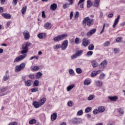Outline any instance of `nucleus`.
Wrapping results in <instances>:
<instances>
[{
  "mask_svg": "<svg viewBox=\"0 0 125 125\" xmlns=\"http://www.w3.org/2000/svg\"><path fill=\"white\" fill-rule=\"evenodd\" d=\"M83 110H79L78 112L77 115L78 116H82V115H83Z\"/></svg>",
  "mask_w": 125,
  "mask_h": 125,
  "instance_id": "46",
  "label": "nucleus"
},
{
  "mask_svg": "<svg viewBox=\"0 0 125 125\" xmlns=\"http://www.w3.org/2000/svg\"><path fill=\"white\" fill-rule=\"evenodd\" d=\"M91 110V107H88L85 108V113H89Z\"/></svg>",
  "mask_w": 125,
  "mask_h": 125,
  "instance_id": "43",
  "label": "nucleus"
},
{
  "mask_svg": "<svg viewBox=\"0 0 125 125\" xmlns=\"http://www.w3.org/2000/svg\"><path fill=\"white\" fill-rule=\"evenodd\" d=\"M57 118V113H54L51 116V120L52 122L55 121L56 120V118Z\"/></svg>",
  "mask_w": 125,
  "mask_h": 125,
  "instance_id": "18",
  "label": "nucleus"
},
{
  "mask_svg": "<svg viewBox=\"0 0 125 125\" xmlns=\"http://www.w3.org/2000/svg\"><path fill=\"white\" fill-rule=\"evenodd\" d=\"M31 43L29 42H26L25 43L22 44L21 48L22 50L21 51V55H20L19 57L16 58L14 62H18L19 61H21L23 60L24 58H25L27 57V54L28 52V48L30 46Z\"/></svg>",
  "mask_w": 125,
  "mask_h": 125,
  "instance_id": "1",
  "label": "nucleus"
},
{
  "mask_svg": "<svg viewBox=\"0 0 125 125\" xmlns=\"http://www.w3.org/2000/svg\"><path fill=\"white\" fill-rule=\"evenodd\" d=\"M33 105L35 108H38L42 106L40 102L34 101L33 102Z\"/></svg>",
  "mask_w": 125,
  "mask_h": 125,
  "instance_id": "12",
  "label": "nucleus"
},
{
  "mask_svg": "<svg viewBox=\"0 0 125 125\" xmlns=\"http://www.w3.org/2000/svg\"><path fill=\"white\" fill-rule=\"evenodd\" d=\"M28 78H29V79H31V80H34V79H35V74H30L28 76Z\"/></svg>",
  "mask_w": 125,
  "mask_h": 125,
  "instance_id": "40",
  "label": "nucleus"
},
{
  "mask_svg": "<svg viewBox=\"0 0 125 125\" xmlns=\"http://www.w3.org/2000/svg\"><path fill=\"white\" fill-rule=\"evenodd\" d=\"M32 70L33 72H37V71H39V70H40V67L38 66H34L32 68Z\"/></svg>",
  "mask_w": 125,
  "mask_h": 125,
  "instance_id": "30",
  "label": "nucleus"
},
{
  "mask_svg": "<svg viewBox=\"0 0 125 125\" xmlns=\"http://www.w3.org/2000/svg\"><path fill=\"white\" fill-rule=\"evenodd\" d=\"M76 73H77V74H82V72H83L81 68H77L76 69Z\"/></svg>",
  "mask_w": 125,
  "mask_h": 125,
  "instance_id": "36",
  "label": "nucleus"
},
{
  "mask_svg": "<svg viewBox=\"0 0 125 125\" xmlns=\"http://www.w3.org/2000/svg\"><path fill=\"white\" fill-rule=\"evenodd\" d=\"M75 87V85L74 84H71L67 86V91H70L71 89H73Z\"/></svg>",
  "mask_w": 125,
  "mask_h": 125,
  "instance_id": "25",
  "label": "nucleus"
},
{
  "mask_svg": "<svg viewBox=\"0 0 125 125\" xmlns=\"http://www.w3.org/2000/svg\"><path fill=\"white\" fill-rule=\"evenodd\" d=\"M67 36L68 35L67 34H63L61 35H58L54 38V41L59 42L60 41H62V40H64L65 38H67Z\"/></svg>",
  "mask_w": 125,
  "mask_h": 125,
  "instance_id": "3",
  "label": "nucleus"
},
{
  "mask_svg": "<svg viewBox=\"0 0 125 125\" xmlns=\"http://www.w3.org/2000/svg\"><path fill=\"white\" fill-rule=\"evenodd\" d=\"M44 27L45 29H46L47 30H49L50 29H51V23L49 22H47L45 23V24L44 25Z\"/></svg>",
  "mask_w": 125,
  "mask_h": 125,
  "instance_id": "14",
  "label": "nucleus"
},
{
  "mask_svg": "<svg viewBox=\"0 0 125 125\" xmlns=\"http://www.w3.org/2000/svg\"><path fill=\"white\" fill-rule=\"evenodd\" d=\"M84 85H88V84H90V81L86 79L84 82Z\"/></svg>",
  "mask_w": 125,
  "mask_h": 125,
  "instance_id": "35",
  "label": "nucleus"
},
{
  "mask_svg": "<svg viewBox=\"0 0 125 125\" xmlns=\"http://www.w3.org/2000/svg\"><path fill=\"white\" fill-rule=\"evenodd\" d=\"M93 54V52L91 51H89L88 52H87V55L88 56H91V55H92Z\"/></svg>",
  "mask_w": 125,
  "mask_h": 125,
  "instance_id": "49",
  "label": "nucleus"
},
{
  "mask_svg": "<svg viewBox=\"0 0 125 125\" xmlns=\"http://www.w3.org/2000/svg\"><path fill=\"white\" fill-rule=\"evenodd\" d=\"M105 77V74L104 73H102L100 75L99 79H100V80H102V79H104Z\"/></svg>",
  "mask_w": 125,
  "mask_h": 125,
  "instance_id": "50",
  "label": "nucleus"
},
{
  "mask_svg": "<svg viewBox=\"0 0 125 125\" xmlns=\"http://www.w3.org/2000/svg\"><path fill=\"white\" fill-rule=\"evenodd\" d=\"M38 37L39 39H44L46 37V34L45 33H40L38 34Z\"/></svg>",
  "mask_w": 125,
  "mask_h": 125,
  "instance_id": "17",
  "label": "nucleus"
},
{
  "mask_svg": "<svg viewBox=\"0 0 125 125\" xmlns=\"http://www.w3.org/2000/svg\"><path fill=\"white\" fill-rule=\"evenodd\" d=\"M105 29V23L104 24L103 26V29L101 31V32H100V34H102V33H103L104 32V29Z\"/></svg>",
  "mask_w": 125,
  "mask_h": 125,
  "instance_id": "57",
  "label": "nucleus"
},
{
  "mask_svg": "<svg viewBox=\"0 0 125 125\" xmlns=\"http://www.w3.org/2000/svg\"><path fill=\"white\" fill-rule=\"evenodd\" d=\"M94 23V20L91 19L89 18V17H87L83 19L82 21L83 26L84 28L86 26L90 27L92 26Z\"/></svg>",
  "mask_w": 125,
  "mask_h": 125,
  "instance_id": "2",
  "label": "nucleus"
},
{
  "mask_svg": "<svg viewBox=\"0 0 125 125\" xmlns=\"http://www.w3.org/2000/svg\"><path fill=\"white\" fill-rule=\"evenodd\" d=\"M100 2V0H94V5L95 7H98L99 6V3Z\"/></svg>",
  "mask_w": 125,
  "mask_h": 125,
  "instance_id": "26",
  "label": "nucleus"
},
{
  "mask_svg": "<svg viewBox=\"0 0 125 125\" xmlns=\"http://www.w3.org/2000/svg\"><path fill=\"white\" fill-rule=\"evenodd\" d=\"M94 98V96L93 95H90L88 97L87 100L89 101L92 100Z\"/></svg>",
  "mask_w": 125,
  "mask_h": 125,
  "instance_id": "47",
  "label": "nucleus"
},
{
  "mask_svg": "<svg viewBox=\"0 0 125 125\" xmlns=\"http://www.w3.org/2000/svg\"><path fill=\"white\" fill-rule=\"evenodd\" d=\"M82 54H83L82 50L77 51L76 53L74 54H73V55L71 56V58L72 60H73V59H76V58H77L78 57L81 56Z\"/></svg>",
  "mask_w": 125,
  "mask_h": 125,
  "instance_id": "4",
  "label": "nucleus"
},
{
  "mask_svg": "<svg viewBox=\"0 0 125 125\" xmlns=\"http://www.w3.org/2000/svg\"><path fill=\"white\" fill-rule=\"evenodd\" d=\"M92 6V3L91 2V1L88 0L87 1V8H90Z\"/></svg>",
  "mask_w": 125,
  "mask_h": 125,
  "instance_id": "28",
  "label": "nucleus"
},
{
  "mask_svg": "<svg viewBox=\"0 0 125 125\" xmlns=\"http://www.w3.org/2000/svg\"><path fill=\"white\" fill-rule=\"evenodd\" d=\"M91 64L92 66L94 67L95 68L96 67H98V63L97 62L95 61H92L91 62Z\"/></svg>",
  "mask_w": 125,
  "mask_h": 125,
  "instance_id": "20",
  "label": "nucleus"
},
{
  "mask_svg": "<svg viewBox=\"0 0 125 125\" xmlns=\"http://www.w3.org/2000/svg\"><path fill=\"white\" fill-rule=\"evenodd\" d=\"M68 40L64 41L62 43V45H61V47L62 50H65L67 47H68Z\"/></svg>",
  "mask_w": 125,
  "mask_h": 125,
  "instance_id": "10",
  "label": "nucleus"
},
{
  "mask_svg": "<svg viewBox=\"0 0 125 125\" xmlns=\"http://www.w3.org/2000/svg\"><path fill=\"white\" fill-rule=\"evenodd\" d=\"M60 47H61V45L60 44L55 45L53 47L54 49H58V48H60Z\"/></svg>",
  "mask_w": 125,
  "mask_h": 125,
  "instance_id": "48",
  "label": "nucleus"
},
{
  "mask_svg": "<svg viewBox=\"0 0 125 125\" xmlns=\"http://www.w3.org/2000/svg\"><path fill=\"white\" fill-rule=\"evenodd\" d=\"M96 84L97 85V86H102V82L100 81H98L96 82Z\"/></svg>",
  "mask_w": 125,
  "mask_h": 125,
  "instance_id": "34",
  "label": "nucleus"
},
{
  "mask_svg": "<svg viewBox=\"0 0 125 125\" xmlns=\"http://www.w3.org/2000/svg\"><path fill=\"white\" fill-rule=\"evenodd\" d=\"M116 42H122V38L119 37L116 39Z\"/></svg>",
  "mask_w": 125,
  "mask_h": 125,
  "instance_id": "54",
  "label": "nucleus"
},
{
  "mask_svg": "<svg viewBox=\"0 0 125 125\" xmlns=\"http://www.w3.org/2000/svg\"><path fill=\"white\" fill-rule=\"evenodd\" d=\"M94 115H97V114H99V110L98 109H94L93 111Z\"/></svg>",
  "mask_w": 125,
  "mask_h": 125,
  "instance_id": "45",
  "label": "nucleus"
},
{
  "mask_svg": "<svg viewBox=\"0 0 125 125\" xmlns=\"http://www.w3.org/2000/svg\"><path fill=\"white\" fill-rule=\"evenodd\" d=\"M66 1L68 2L63 5V8L66 9L67 7H69V5H72L74 3V0H65Z\"/></svg>",
  "mask_w": 125,
  "mask_h": 125,
  "instance_id": "8",
  "label": "nucleus"
},
{
  "mask_svg": "<svg viewBox=\"0 0 125 125\" xmlns=\"http://www.w3.org/2000/svg\"><path fill=\"white\" fill-rule=\"evenodd\" d=\"M1 15L5 19H10L11 18V15L9 14L2 13Z\"/></svg>",
  "mask_w": 125,
  "mask_h": 125,
  "instance_id": "15",
  "label": "nucleus"
},
{
  "mask_svg": "<svg viewBox=\"0 0 125 125\" xmlns=\"http://www.w3.org/2000/svg\"><path fill=\"white\" fill-rule=\"evenodd\" d=\"M108 64V61L107 60H104V61H103L99 65V69L100 70H102V71H103L104 69V68L107 66Z\"/></svg>",
  "mask_w": 125,
  "mask_h": 125,
  "instance_id": "6",
  "label": "nucleus"
},
{
  "mask_svg": "<svg viewBox=\"0 0 125 125\" xmlns=\"http://www.w3.org/2000/svg\"><path fill=\"white\" fill-rule=\"evenodd\" d=\"M8 79H9V75H8V74L6 73L5 75L3 77V80L6 81H7Z\"/></svg>",
  "mask_w": 125,
  "mask_h": 125,
  "instance_id": "37",
  "label": "nucleus"
},
{
  "mask_svg": "<svg viewBox=\"0 0 125 125\" xmlns=\"http://www.w3.org/2000/svg\"><path fill=\"white\" fill-rule=\"evenodd\" d=\"M96 75H97V73H96V71H93L91 74V77L92 78H94V77H95Z\"/></svg>",
  "mask_w": 125,
  "mask_h": 125,
  "instance_id": "39",
  "label": "nucleus"
},
{
  "mask_svg": "<svg viewBox=\"0 0 125 125\" xmlns=\"http://www.w3.org/2000/svg\"><path fill=\"white\" fill-rule=\"evenodd\" d=\"M6 0H0L1 4H4V2H5Z\"/></svg>",
  "mask_w": 125,
  "mask_h": 125,
  "instance_id": "63",
  "label": "nucleus"
},
{
  "mask_svg": "<svg viewBox=\"0 0 125 125\" xmlns=\"http://www.w3.org/2000/svg\"><path fill=\"white\" fill-rule=\"evenodd\" d=\"M120 17H121V16L118 15L117 18L115 20L114 23L112 25L113 28H115L117 25H118Z\"/></svg>",
  "mask_w": 125,
  "mask_h": 125,
  "instance_id": "11",
  "label": "nucleus"
},
{
  "mask_svg": "<svg viewBox=\"0 0 125 125\" xmlns=\"http://www.w3.org/2000/svg\"><path fill=\"white\" fill-rule=\"evenodd\" d=\"M42 76V73L41 72H38L36 73V78L37 79H41Z\"/></svg>",
  "mask_w": 125,
  "mask_h": 125,
  "instance_id": "27",
  "label": "nucleus"
},
{
  "mask_svg": "<svg viewBox=\"0 0 125 125\" xmlns=\"http://www.w3.org/2000/svg\"><path fill=\"white\" fill-rule=\"evenodd\" d=\"M25 68V63L22 62L20 65H17L15 67L16 72H20Z\"/></svg>",
  "mask_w": 125,
  "mask_h": 125,
  "instance_id": "5",
  "label": "nucleus"
},
{
  "mask_svg": "<svg viewBox=\"0 0 125 125\" xmlns=\"http://www.w3.org/2000/svg\"><path fill=\"white\" fill-rule=\"evenodd\" d=\"M88 50H93L94 49V45L93 44H90L88 47Z\"/></svg>",
  "mask_w": 125,
  "mask_h": 125,
  "instance_id": "32",
  "label": "nucleus"
},
{
  "mask_svg": "<svg viewBox=\"0 0 125 125\" xmlns=\"http://www.w3.org/2000/svg\"><path fill=\"white\" fill-rule=\"evenodd\" d=\"M24 40L27 41L30 39V33L27 30H25L22 33Z\"/></svg>",
  "mask_w": 125,
  "mask_h": 125,
  "instance_id": "9",
  "label": "nucleus"
},
{
  "mask_svg": "<svg viewBox=\"0 0 125 125\" xmlns=\"http://www.w3.org/2000/svg\"><path fill=\"white\" fill-rule=\"evenodd\" d=\"M1 92H4L7 90V88L5 87H2L0 88Z\"/></svg>",
  "mask_w": 125,
  "mask_h": 125,
  "instance_id": "44",
  "label": "nucleus"
},
{
  "mask_svg": "<svg viewBox=\"0 0 125 125\" xmlns=\"http://www.w3.org/2000/svg\"><path fill=\"white\" fill-rule=\"evenodd\" d=\"M74 42L76 44H79V43H80V39L79 38H76Z\"/></svg>",
  "mask_w": 125,
  "mask_h": 125,
  "instance_id": "41",
  "label": "nucleus"
},
{
  "mask_svg": "<svg viewBox=\"0 0 125 125\" xmlns=\"http://www.w3.org/2000/svg\"><path fill=\"white\" fill-rule=\"evenodd\" d=\"M82 44L84 47H86L88 44H90V40L87 38H84L83 39Z\"/></svg>",
  "mask_w": 125,
  "mask_h": 125,
  "instance_id": "7",
  "label": "nucleus"
},
{
  "mask_svg": "<svg viewBox=\"0 0 125 125\" xmlns=\"http://www.w3.org/2000/svg\"><path fill=\"white\" fill-rule=\"evenodd\" d=\"M106 109V107L104 106H100L98 107V110L99 113H103L104 111H105V109Z\"/></svg>",
  "mask_w": 125,
  "mask_h": 125,
  "instance_id": "22",
  "label": "nucleus"
},
{
  "mask_svg": "<svg viewBox=\"0 0 125 125\" xmlns=\"http://www.w3.org/2000/svg\"><path fill=\"white\" fill-rule=\"evenodd\" d=\"M42 18H45V17H46V16H45V13L44 12V11H42Z\"/></svg>",
  "mask_w": 125,
  "mask_h": 125,
  "instance_id": "53",
  "label": "nucleus"
},
{
  "mask_svg": "<svg viewBox=\"0 0 125 125\" xmlns=\"http://www.w3.org/2000/svg\"><path fill=\"white\" fill-rule=\"evenodd\" d=\"M67 105L69 107H72V106L74 105V103L73 101H69L67 103Z\"/></svg>",
  "mask_w": 125,
  "mask_h": 125,
  "instance_id": "38",
  "label": "nucleus"
},
{
  "mask_svg": "<svg viewBox=\"0 0 125 125\" xmlns=\"http://www.w3.org/2000/svg\"><path fill=\"white\" fill-rule=\"evenodd\" d=\"M119 112L120 113V114H122V115H123L124 114V110L120 108L119 109Z\"/></svg>",
  "mask_w": 125,
  "mask_h": 125,
  "instance_id": "58",
  "label": "nucleus"
},
{
  "mask_svg": "<svg viewBox=\"0 0 125 125\" xmlns=\"http://www.w3.org/2000/svg\"><path fill=\"white\" fill-rule=\"evenodd\" d=\"M25 83V86H31L32 85V83L31 82V80H28L27 81H24Z\"/></svg>",
  "mask_w": 125,
  "mask_h": 125,
  "instance_id": "23",
  "label": "nucleus"
},
{
  "mask_svg": "<svg viewBox=\"0 0 125 125\" xmlns=\"http://www.w3.org/2000/svg\"><path fill=\"white\" fill-rule=\"evenodd\" d=\"M31 92H37V91H39L38 88H33L31 90Z\"/></svg>",
  "mask_w": 125,
  "mask_h": 125,
  "instance_id": "42",
  "label": "nucleus"
},
{
  "mask_svg": "<svg viewBox=\"0 0 125 125\" xmlns=\"http://www.w3.org/2000/svg\"><path fill=\"white\" fill-rule=\"evenodd\" d=\"M27 10V6H24L23 7H22V9H21V13L22 14H25L26 11Z\"/></svg>",
  "mask_w": 125,
  "mask_h": 125,
  "instance_id": "33",
  "label": "nucleus"
},
{
  "mask_svg": "<svg viewBox=\"0 0 125 125\" xmlns=\"http://www.w3.org/2000/svg\"><path fill=\"white\" fill-rule=\"evenodd\" d=\"M50 8L51 10H56V8H57V4L53 3L51 4Z\"/></svg>",
  "mask_w": 125,
  "mask_h": 125,
  "instance_id": "19",
  "label": "nucleus"
},
{
  "mask_svg": "<svg viewBox=\"0 0 125 125\" xmlns=\"http://www.w3.org/2000/svg\"><path fill=\"white\" fill-rule=\"evenodd\" d=\"M102 71H103L102 69H100L98 71H96L97 75H98V74H100V73H101V72H102Z\"/></svg>",
  "mask_w": 125,
  "mask_h": 125,
  "instance_id": "61",
  "label": "nucleus"
},
{
  "mask_svg": "<svg viewBox=\"0 0 125 125\" xmlns=\"http://www.w3.org/2000/svg\"><path fill=\"white\" fill-rule=\"evenodd\" d=\"M95 32H96V29H95V28L93 29L90 30L89 32L87 33V36L88 37H90V36H91V35H93V34H94V33H95Z\"/></svg>",
  "mask_w": 125,
  "mask_h": 125,
  "instance_id": "13",
  "label": "nucleus"
},
{
  "mask_svg": "<svg viewBox=\"0 0 125 125\" xmlns=\"http://www.w3.org/2000/svg\"><path fill=\"white\" fill-rule=\"evenodd\" d=\"M72 123L73 124H76L77 125H78V124H79V119H77V118L72 119Z\"/></svg>",
  "mask_w": 125,
  "mask_h": 125,
  "instance_id": "29",
  "label": "nucleus"
},
{
  "mask_svg": "<svg viewBox=\"0 0 125 125\" xmlns=\"http://www.w3.org/2000/svg\"><path fill=\"white\" fill-rule=\"evenodd\" d=\"M39 85L40 81H39V80H35L33 83L34 86H39Z\"/></svg>",
  "mask_w": 125,
  "mask_h": 125,
  "instance_id": "31",
  "label": "nucleus"
},
{
  "mask_svg": "<svg viewBox=\"0 0 125 125\" xmlns=\"http://www.w3.org/2000/svg\"><path fill=\"white\" fill-rule=\"evenodd\" d=\"M10 24H11V21H7V26H9L10 25Z\"/></svg>",
  "mask_w": 125,
  "mask_h": 125,
  "instance_id": "64",
  "label": "nucleus"
},
{
  "mask_svg": "<svg viewBox=\"0 0 125 125\" xmlns=\"http://www.w3.org/2000/svg\"><path fill=\"white\" fill-rule=\"evenodd\" d=\"M69 73L70 75H73L74 74V70L72 69H70L69 70Z\"/></svg>",
  "mask_w": 125,
  "mask_h": 125,
  "instance_id": "56",
  "label": "nucleus"
},
{
  "mask_svg": "<svg viewBox=\"0 0 125 125\" xmlns=\"http://www.w3.org/2000/svg\"><path fill=\"white\" fill-rule=\"evenodd\" d=\"M114 53L115 54H117V53H119V52H120V50H119L117 48H114Z\"/></svg>",
  "mask_w": 125,
  "mask_h": 125,
  "instance_id": "55",
  "label": "nucleus"
},
{
  "mask_svg": "<svg viewBox=\"0 0 125 125\" xmlns=\"http://www.w3.org/2000/svg\"><path fill=\"white\" fill-rule=\"evenodd\" d=\"M18 125V123L16 122H13L12 123H10L9 124V125Z\"/></svg>",
  "mask_w": 125,
  "mask_h": 125,
  "instance_id": "52",
  "label": "nucleus"
},
{
  "mask_svg": "<svg viewBox=\"0 0 125 125\" xmlns=\"http://www.w3.org/2000/svg\"><path fill=\"white\" fill-rule=\"evenodd\" d=\"M109 99H110V101H112L113 102H116L117 100H118V96H115L113 97H108Z\"/></svg>",
  "mask_w": 125,
  "mask_h": 125,
  "instance_id": "16",
  "label": "nucleus"
},
{
  "mask_svg": "<svg viewBox=\"0 0 125 125\" xmlns=\"http://www.w3.org/2000/svg\"><path fill=\"white\" fill-rule=\"evenodd\" d=\"M45 101H46V99L45 98H43L41 99L39 102L40 103V104L41 106H42L45 103Z\"/></svg>",
  "mask_w": 125,
  "mask_h": 125,
  "instance_id": "21",
  "label": "nucleus"
},
{
  "mask_svg": "<svg viewBox=\"0 0 125 125\" xmlns=\"http://www.w3.org/2000/svg\"><path fill=\"white\" fill-rule=\"evenodd\" d=\"M74 14L73 12H71L70 14V19H72V18H73Z\"/></svg>",
  "mask_w": 125,
  "mask_h": 125,
  "instance_id": "62",
  "label": "nucleus"
},
{
  "mask_svg": "<svg viewBox=\"0 0 125 125\" xmlns=\"http://www.w3.org/2000/svg\"><path fill=\"white\" fill-rule=\"evenodd\" d=\"M29 125H35L37 124V120L35 119H33L29 121Z\"/></svg>",
  "mask_w": 125,
  "mask_h": 125,
  "instance_id": "24",
  "label": "nucleus"
},
{
  "mask_svg": "<svg viewBox=\"0 0 125 125\" xmlns=\"http://www.w3.org/2000/svg\"><path fill=\"white\" fill-rule=\"evenodd\" d=\"M75 18H78L79 17V12H76V14L75 15Z\"/></svg>",
  "mask_w": 125,
  "mask_h": 125,
  "instance_id": "59",
  "label": "nucleus"
},
{
  "mask_svg": "<svg viewBox=\"0 0 125 125\" xmlns=\"http://www.w3.org/2000/svg\"><path fill=\"white\" fill-rule=\"evenodd\" d=\"M114 16V14H109L108 15V17H109V18H112V17H113Z\"/></svg>",
  "mask_w": 125,
  "mask_h": 125,
  "instance_id": "60",
  "label": "nucleus"
},
{
  "mask_svg": "<svg viewBox=\"0 0 125 125\" xmlns=\"http://www.w3.org/2000/svg\"><path fill=\"white\" fill-rule=\"evenodd\" d=\"M104 45V46H109L110 45V42L109 41L105 42Z\"/></svg>",
  "mask_w": 125,
  "mask_h": 125,
  "instance_id": "51",
  "label": "nucleus"
}]
</instances>
